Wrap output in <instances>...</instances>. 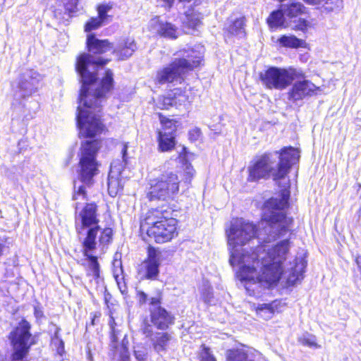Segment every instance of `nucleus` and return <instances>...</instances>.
Returning <instances> with one entry per match:
<instances>
[{
    "mask_svg": "<svg viewBox=\"0 0 361 361\" xmlns=\"http://www.w3.org/2000/svg\"><path fill=\"white\" fill-rule=\"evenodd\" d=\"M289 197L290 192L283 189L277 197L264 202L257 236L262 243L255 250L242 248L256 236L253 224L235 219L226 231L229 263L238 267L237 276L245 282V288L250 295L259 296L262 288L276 285L283 272V263L288 254L289 240L280 241L271 248L267 243L288 231L292 220L286 217L284 209L288 205Z\"/></svg>",
    "mask_w": 361,
    "mask_h": 361,
    "instance_id": "1",
    "label": "nucleus"
},
{
    "mask_svg": "<svg viewBox=\"0 0 361 361\" xmlns=\"http://www.w3.org/2000/svg\"><path fill=\"white\" fill-rule=\"evenodd\" d=\"M107 62L108 60L100 56L88 54H82L77 59L75 68L82 82L76 116L80 137H94L103 130L99 113L102 99L113 88V73L111 70L106 71L104 76L98 82L95 71L98 66Z\"/></svg>",
    "mask_w": 361,
    "mask_h": 361,
    "instance_id": "2",
    "label": "nucleus"
},
{
    "mask_svg": "<svg viewBox=\"0 0 361 361\" xmlns=\"http://www.w3.org/2000/svg\"><path fill=\"white\" fill-rule=\"evenodd\" d=\"M299 157L298 150L291 147L283 148L281 153L264 154L250 163L248 180L255 181L272 178L280 185V181L286 178L290 169L298 161Z\"/></svg>",
    "mask_w": 361,
    "mask_h": 361,
    "instance_id": "3",
    "label": "nucleus"
},
{
    "mask_svg": "<svg viewBox=\"0 0 361 361\" xmlns=\"http://www.w3.org/2000/svg\"><path fill=\"white\" fill-rule=\"evenodd\" d=\"M79 202L75 203V228L78 239L82 245L87 248L93 247L97 243V237L100 233L99 242L100 244H108L112 238V230L110 228L102 229L99 225L97 206L94 203L86 204L79 209Z\"/></svg>",
    "mask_w": 361,
    "mask_h": 361,
    "instance_id": "4",
    "label": "nucleus"
},
{
    "mask_svg": "<svg viewBox=\"0 0 361 361\" xmlns=\"http://www.w3.org/2000/svg\"><path fill=\"white\" fill-rule=\"evenodd\" d=\"M198 50L183 49L177 53L178 57L166 67L157 71L156 80L160 84L180 81L183 75L197 67L202 61V47H197Z\"/></svg>",
    "mask_w": 361,
    "mask_h": 361,
    "instance_id": "5",
    "label": "nucleus"
},
{
    "mask_svg": "<svg viewBox=\"0 0 361 361\" xmlns=\"http://www.w3.org/2000/svg\"><path fill=\"white\" fill-rule=\"evenodd\" d=\"M140 229L156 243H163L171 240L176 231V220L166 218L161 211L152 209L140 223Z\"/></svg>",
    "mask_w": 361,
    "mask_h": 361,
    "instance_id": "6",
    "label": "nucleus"
},
{
    "mask_svg": "<svg viewBox=\"0 0 361 361\" xmlns=\"http://www.w3.org/2000/svg\"><path fill=\"white\" fill-rule=\"evenodd\" d=\"M100 141L94 139L81 142L78 152V177L80 180L86 185L93 183V178L99 173V164L97 160V154L100 148Z\"/></svg>",
    "mask_w": 361,
    "mask_h": 361,
    "instance_id": "7",
    "label": "nucleus"
},
{
    "mask_svg": "<svg viewBox=\"0 0 361 361\" xmlns=\"http://www.w3.org/2000/svg\"><path fill=\"white\" fill-rule=\"evenodd\" d=\"M262 84L270 90H283L290 86L293 81L303 78V73L293 67L279 68L271 66L260 73Z\"/></svg>",
    "mask_w": 361,
    "mask_h": 361,
    "instance_id": "8",
    "label": "nucleus"
},
{
    "mask_svg": "<svg viewBox=\"0 0 361 361\" xmlns=\"http://www.w3.org/2000/svg\"><path fill=\"white\" fill-rule=\"evenodd\" d=\"M180 180L178 176L172 172L161 174L151 183L147 194L149 200L167 201L172 199L179 190Z\"/></svg>",
    "mask_w": 361,
    "mask_h": 361,
    "instance_id": "9",
    "label": "nucleus"
},
{
    "mask_svg": "<svg viewBox=\"0 0 361 361\" xmlns=\"http://www.w3.org/2000/svg\"><path fill=\"white\" fill-rule=\"evenodd\" d=\"M42 80V76L33 69L26 70L12 82V89L16 99L25 98L36 92Z\"/></svg>",
    "mask_w": 361,
    "mask_h": 361,
    "instance_id": "10",
    "label": "nucleus"
},
{
    "mask_svg": "<svg viewBox=\"0 0 361 361\" xmlns=\"http://www.w3.org/2000/svg\"><path fill=\"white\" fill-rule=\"evenodd\" d=\"M296 80L288 92V99L290 100H302L316 95L320 91L319 87L316 86L310 80L304 79V77Z\"/></svg>",
    "mask_w": 361,
    "mask_h": 361,
    "instance_id": "11",
    "label": "nucleus"
},
{
    "mask_svg": "<svg viewBox=\"0 0 361 361\" xmlns=\"http://www.w3.org/2000/svg\"><path fill=\"white\" fill-rule=\"evenodd\" d=\"M124 165L119 161L116 160L111 163L108 177V191L111 197H115L122 190L123 185L121 177Z\"/></svg>",
    "mask_w": 361,
    "mask_h": 361,
    "instance_id": "12",
    "label": "nucleus"
},
{
    "mask_svg": "<svg viewBox=\"0 0 361 361\" xmlns=\"http://www.w3.org/2000/svg\"><path fill=\"white\" fill-rule=\"evenodd\" d=\"M174 317L161 306L150 307V320L160 330H166L174 323Z\"/></svg>",
    "mask_w": 361,
    "mask_h": 361,
    "instance_id": "13",
    "label": "nucleus"
},
{
    "mask_svg": "<svg viewBox=\"0 0 361 361\" xmlns=\"http://www.w3.org/2000/svg\"><path fill=\"white\" fill-rule=\"evenodd\" d=\"M97 243H95L92 247L87 248L85 245H82L83 255L87 259V276L90 278V283L93 286L97 288V285L101 281L99 276V264L97 261V257L93 256L91 252L96 249Z\"/></svg>",
    "mask_w": 361,
    "mask_h": 361,
    "instance_id": "14",
    "label": "nucleus"
},
{
    "mask_svg": "<svg viewBox=\"0 0 361 361\" xmlns=\"http://www.w3.org/2000/svg\"><path fill=\"white\" fill-rule=\"evenodd\" d=\"M149 27L153 33L159 34L162 37L170 39L178 37L177 28L171 23L160 20L159 17L151 19Z\"/></svg>",
    "mask_w": 361,
    "mask_h": 361,
    "instance_id": "15",
    "label": "nucleus"
},
{
    "mask_svg": "<svg viewBox=\"0 0 361 361\" xmlns=\"http://www.w3.org/2000/svg\"><path fill=\"white\" fill-rule=\"evenodd\" d=\"M161 253L154 247H148V257L144 263L147 279H155L159 274Z\"/></svg>",
    "mask_w": 361,
    "mask_h": 361,
    "instance_id": "16",
    "label": "nucleus"
},
{
    "mask_svg": "<svg viewBox=\"0 0 361 361\" xmlns=\"http://www.w3.org/2000/svg\"><path fill=\"white\" fill-rule=\"evenodd\" d=\"M109 4H102L97 7L98 16L92 18L85 25V31L90 32L101 27L107 18V13L111 9Z\"/></svg>",
    "mask_w": 361,
    "mask_h": 361,
    "instance_id": "17",
    "label": "nucleus"
},
{
    "mask_svg": "<svg viewBox=\"0 0 361 361\" xmlns=\"http://www.w3.org/2000/svg\"><path fill=\"white\" fill-rule=\"evenodd\" d=\"M172 339V336L168 332L157 331L150 340L153 350L161 353L167 350L169 344Z\"/></svg>",
    "mask_w": 361,
    "mask_h": 361,
    "instance_id": "18",
    "label": "nucleus"
},
{
    "mask_svg": "<svg viewBox=\"0 0 361 361\" xmlns=\"http://www.w3.org/2000/svg\"><path fill=\"white\" fill-rule=\"evenodd\" d=\"M87 45L89 51L94 54H103L113 49V46L108 40H100L94 35L87 36Z\"/></svg>",
    "mask_w": 361,
    "mask_h": 361,
    "instance_id": "19",
    "label": "nucleus"
},
{
    "mask_svg": "<svg viewBox=\"0 0 361 361\" xmlns=\"http://www.w3.org/2000/svg\"><path fill=\"white\" fill-rule=\"evenodd\" d=\"M306 267V263L300 259H295L294 267L290 268V274L287 276V283L290 286L295 285L298 281L303 279V273Z\"/></svg>",
    "mask_w": 361,
    "mask_h": 361,
    "instance_id": "20",
    "label": "nucleus"
},
{
    "mask_svg": "<svg viewBox=\"0 0 361 361\" xmlns=\"http://www.w3.org/2000/svg\"><path fill=\"white\" fill-rule=\"evenodd\" d=\"M137 49L136 44L133 39H128L122 42L120 44L113 50V53L120 60H126L133 55Z\"/></svg>",
    "mask_w": 361,
    "mask_h": 361,
    "instance_id": "21",
    "label": "nucleus"
},
{
    "mask_svg": "<svg viewBox=\"0 0 361 361\" xmlns=\"http://www.w3.org/2000/svg\"><path fill=\"white\" fill-rule=\"evenodd\" d=\"M158 142L161 152H169L175 147V137L171 133L159 131Z\"/></svg>",
    "mask_w": 361,
    "mask_h": 361,
    "instance_id": "22",
    "label": "nucleus"
},
{
    "mask_svg": "<svg viewBox=\"0 0 361 361\" xmlns=\"http://www.w3.org/2000/svg\"><path fill=\"white\" fill-rule=\"evenodd\" d=\"M173 97V102L174 106L177 109L186 108L187 106L191 102L189 96L186 91H183L180 89H175L171 91Z\"/></svg>",
    "mask_w": 361,
    "mask_h": 361,
    "instance_id": "23",
    "label": "nucleus"
},
{
    "mask_svg": "<svg viewBox=\"0 0 361 361\" xmlns=\"http://www.w3.org/2000/svg\"><path fill=\"white\" fill-rule=\"evenodd\" d=\"M278 42L281 47L295 49L299 47H305L306 45L305 41L298 39L293 35H283L278 39Z\"/></svg>",
    "mask_w": 361,
    "mask_h": 361,
    "instance_id": "24",
    "label": "nucleus"
},
{
    "mask_svg": "<svg viewBox=\"0 0 361 361\" xmlns=\"http://www.w3.org/2000/svg\"><path fill=\"white\" fill-rule=\"evenodd\" d=\"M285 14L281 8L279 11H273L267 18V23L271 28L286 27Z\"/></svg>",
    "mask_w": 361,
    "mask_h": 361,
    "instance_id": "25",
    "label": "nucleus"
},
{
    "mask_svg": "<svg viewBox=\"0 0 361 361\" xmlns=\"http://www.w3.org/2000/svg\"><path fill=\"white\" fill-rule=\"evenodd\" d=\"M276 302L270 304H260L256 307V312L259 317L264 319L268 320L273 317L275 310L276 309Z\"/></svg>",
    "mask_w": 361,
    "mask_h": 361,
    "instance_id": "26",
    "label": "nucleus"
},
{
    "mask_svg": "<svg viewBox=\"0 0 361 361\" xmlns=\"http://www.w3.org/2000/svg\"><path fill=\"white\" fill-rule=\"evenodd\" d=\"M244 26V18H239L233 21H231L230 24L226 27V30L231 35L242 37L245 35Z\"/></svg>",
    "mask_w": 361,
    "mask_h": 361,
    "instance_id": "27",
    "label": "nucleus"
},
{
    "mask_svg": "<svg viewBox=\"0 0 361 361\" xmlns=\"http://www.w3.org/2000/svg\"><path fill=\"white\" fill-rule=\"evenodd\" d=\"M305 7L300 3H291L288 5L281 6V11L286 17L293 18L301 14Z\"/></svg>",
    "mask_w": 361,
    "mask_h": 361,
    "instance_id": "28",
    "label": "nucleus"
},
{
    "mask_svg": "<svg viewBox=\"0 0 361 361\" xmlns=\"http://www.w3.org/2000/svg\"><path fill=\"white\" fill-rule=\"evenodd\" d=\"M200 13H196L193 8H191L185 11L183 23L189 27L195 28L200 24Z\"/></svg>",
    "mask_w": 361,
    "mask_h": 361,
    "instance_id": "29",
    "label": "nucleus"
},
{
    "mask_svg": "<svg viewBox=\"0 0 361 361\" xmlns=\"http://www.w3.org/2000/svg\"><path fill=\"white\" fill-rule=\"evenodd\" d=\"M227 361H247V355L240 349L228 350L226 353Z\"/></svg>",
    "mask_w": 361,
    "mask_h": 361,
    "instance_id": "30",
    "label": "nucleus"
},
{
    "mask_svg": "<svg viewBox=\"0 0 361 361\" xmlns=\"http://www.w3.org/2000/svg\"><path fill=\"white\" fill-rule=\"evenodd\" d=\"M173 97L171 92L167 96L160 97L157 102V106L162 109H169L170 107L173 106Z\"/></svg>",
    "mask_w": 361,
    "mask_h": 361,
    "instance_id": "31",
    "label": "nucleus"
},
{
    "mask_svg": "<svg viewBox=\"0 0 361 361\" xmlns=\"http://www.w3.org/2000/svg\"><path fill=\"white\" fill-rule=\"evenodd\" d=\"M160 121L163 125L164 130V132L171 133L172 135H173V132H175L176 130L175 122L173 120L162 118L161 116H160Z\"/></svg>",
    "mask_w": 361,
    "mask_h": 361,
    "instance_id": "32",
    "label": "nucleus"
},
{
    "mask_svg": "<svg viewBox=\"0 0 361 361\" xmlns=\"http://www.w3.org/2000/svg\"><path fill=\"white\" fill-rule=\"evenodd\" d=\"M73 199L75 201H86L87 200L85 186L79 185L77 188L75 185V192Z\"/></svg>",
    "mask_w": 361,
    "mask_h": 361,
    "instance_id": "33",
    "label": "nucleus"
},
{
    "mask_svg": "<svg viewBox=\"0 0 361 361\" xmlns=\"http://www.w3.org/2000/svg\"><path fill=\"white\" fill-rule=\"evenodd\" d=\"M201 298L206 303H211L212 301L213 294L212 288L209 286L204 285L202 288Z\"/></svg>",
    "mask_w": 361,
    "mask_h": 361,
    "instance_id": "34",
    "label": "nucleus"
},
{
    "mask_svg": "<svg viewBox=\"0 0 361 361\" xmlns=\"http://www.w3.org/2000/svg\"><path fill=\"white\" fill-rule=\"evenodd\" d=\"M200 358V361H216L214 356L212 354L210 349L204 345H202Z\"/></svg>",
    "mask_w": 361,
    "mask_h": 361,
    "instance_id": "35",
    "label": "nucleus"
},
{
    "mask_svg": "<svg viewBox=\"0 0 361 361\" xmlns=\"http://www.w3.org/2000/svg\"><path fill=\"white\" fill-rule=\"evenodd\" d=\"M341 5V0H325L323 6L327 12H331L338 8Z\"/></svg>",
    "mask_w": 361,
    "mask_h": 361,
    "instance_id": "36",
    "label": "nucleus"
},
{
    "mask_svg": "<svg viewBox=\"0 0 361 361\" xmlns=\"http://www.w3.org/2000/svg\"><path fill=\"white\" fill-rule=\"evenodd\" d=\"M64 8L69 13H73L78 11V0H63Z\"/></svg>",
    "mask_w": 361,
    "mask_h": 361,
    "instance_id": "37",
    "label": "nucleus"
},
{
    "mask_svg": "<svg viewBox=\"0 0 361 361\" xmlns=\"http://www.w3.org/2000/svg\"><path fill=\"white\" fill-rule=\"evenodd\" d=\"M134 355L138 361H145L147 357V350L144 347L137 346L135 348Z\"/></svg>",
    "mask_w": 361,
    "mask_h": 361,
    "instance_id": "38",
    "label": "nucleus"
},
{
    "mask_svg": "<svg viewBox=\"0 0 361 361\" xmlns=\"http://www.w3.org/2000/svg\"><path fill=\"white\" fill-rule=\"evenodd\" d=\"M59 329L56 330L54 337L52 338V343L57 345V352L59 354L62 355L64 351L63 341L58 336Z\"/></svg>",
    "mask_w": 361,
    "mask_h": 361,
    "instance_id": "39",
    "label": "nucleus"
},
{
    "mask_svg": "<svg viewBox=\"0 0 361 361\" xmlns=\"http://www.w3.org/2000/svg\"><path fill=\"white\" fill-rule=\"evenodd\" d=\"M109 325L111 329V345L114 348H116V343L117 342V337H116V331L115 329L114 325L115 322L113 317H111L109 321Z\"/></svg>",
    "mask_w": 361,
    "mask_h": 361,
    "instance_id": "40",
    "label": "nucleus"
},
{
    "mask_svg": "<svg viewBox=\"0 0 361 361\" xmlns=\"http://www.w3.org/2000/svg\"><path fill=\"white\" fill-rule=\"evenodd\" d=\"M142 332L147 338H149V341L152 339V337L154 336L155 333L153 331L151 325L147 323L142 326Z\"/></svg>",
    "mask_w": 361,
    "mask_h": 361,
    "instance_id": "41",
    "label": "nucleus"
},
{
    "mask_svg": "<svg viewBox=\"0 0 361 361\" xmlns=\"http://www.w3.org/2000/svg\"><path fill=\"white\" fill-rule=\"evenodd\" d=\"M128 148V143H122L121 144V152L122 154V161H121V160H119V161L124 165V166L127 164L128 159V153H127Z\"/></svg>",
    "mask_w": 361,
    "mask_h": 361,
    "instance_id": "42",
    "label": "nucleus"
},
{
    "mask_svg": "<svg viewBox=\"0 0 361 361\" xmlns=\"http://www.w3.org/2000/svg\"><path fill=\"white\" fill-rule=\"evenodd\" d=\"M201 135V131L198 128H194L189 132L190 139L192 140H197Z\"/></svg>",
    "mask_w": 361,
    "mask_h": 361,
    "instance_id": "43",
    "label": "nucleus"
},
{
    "mask_svg": "<svg viewBox=\"0 0 361 361\" xmlns=\"http://www.w3.org/2000/svg\"><path fill=\"white\" fill-rule=\"evenodd\" d=\"M303 343L310 346V347H314V348H319V346L317 344L314 337H308L305 338L303 340Z\"/></svg>",
    "mask_w": 361,
    "mask_h": 361,
    "instance_id": "44",
    "label": "nucleus"
},
{
    "mask_svg": "<svg viewBox=\"0 0 361 361\" xmlns=\"http://www.w3.org/2000/svg\"><path fill=\"white\" fill-rule=\"evenodd\" d=\"M159 6L169 8L172 6L174 0H157Z\"/></svg>",
    "mask_w": 361,
    "mask_h": 361,
    "instance_id": "45",
    "label": "nucleus"
},
{
    "mask_svg": "<svg viewBox=\"0 0 361 361\" xmlns=\"http://www.w3.org/2000/svg\"><path fill=\"white\" fill-rule=\"evenodd\" d=\"M185 173L188 176V178H190L195 173V170L190 164H187L185 167Z\"/></svg>",
    "mask_w": 361,
    "mask_h": 361,
    "instance_id": "46",
    "label": "nucleus"
},
{
    "mask_svg": "<svg viewBox=\"0 0 361 361\" xmlns=\"http://www.w3.org/2000/svg\"><path fill=\"white\" fill-rule=\"evenodd\" d=\"M34 314L37 319H40L43 317V311L39 306H35L34 308Z\"/></svg>",
    "mask_w": 361,
    "mask_h": 361,
    "instance_id": "47",
    "label": "nucleus"
},
{
    "mask_svg": "<svg viewBox=\"0 0 361 361\" xmlns=\"http://www.w3.org/2000/svg\"><path fill=\"white\" fill-rule=\"evenodd\" d=\"M139 300L141 303H145L147 301V295L142 291H139L138 293Z\"/></svg>",
    "mask_w": 361,
    "mask_h": 361,
    "instance_id": "48",
    "label": "nucleus"
},
{
    "mask_svg": "<svg viewBox=\"0 0 361 361\" xmlns=\"http://www.w3.org/2000/svg\"><path fill=\"white\" fill-rule=\"evenodd\" d=\"M114 276H115L116 281L117 282V284L120 290L123 293L126 291L125 286H123V287L121 286V283L120 281L119 276L118 275H115ZM121 279H123V278H121Z\"/></svg>",
    "mask_w": 361,
    "mask_h": 361,
    "instance_id": "49",
    "label": "nucleus"
},
{
    "mask_svg": "<svg viewBox=\"0 0 361 361\" xmlns=\"http://www.w3.org/2000/svg\"><path fill=\"white\" fill-rule=\"evenodd\" d=\"M123 353H122V361H128L129 355L126 347L123 346Z\"/></svg>",
    "mask_w": 361,
    "mask_h": 361,
    "instance_id": "50",
    "label": "nucleus"
},
{
    "mask_svg": "<svg viewBox=\"0 0 361 361\" xmlns=\"http://www.w3.org/2000/svg\"><path fill=\"white\" fill-rule=\"evenodd\" d=\"M307 4L311 5H318L324 2L325 0H304Z\"/></svg>",
    "mask_w": 361,
    "mask_h": 361,
    "instance_id": "51",
    "label": "nucleus"
},
{
    "mask_svg": "<svg viewBox=\"0 0 361 361\" xmlns=\"http://www.w3.org/2000/svg\"><path fill=\"white\" fill-rule=\"evenodd\" d=\"M159 300L157 298H152L150 300V304L152 305V307L159 306Z\"/></svg>",
    "mask_w": 361,
    "mask_h": 361,
    "instance_id": "52",
    "label": "nucleus"
},
{
    "mask_svg": "<svg viewBox=\"0 0 361 361\" xmlns=\"http://www.w3.org/2000/svg\"><path fill=\"white\" fill-rule=\"evenodd\" d=\"M355 262L361 271V256H357L355 258Z\"/></svg>",
    "mask_w": 361,
    "mask_h": 361,
    "instance_id": "53",
    "label": "nucleus"
},
{
    "mask_svg": "<svg viewBox=\"0 0 361 361\" xmlns=\"http://www.w3.org/2000/svg\"><path fill=\"white\" fill-rule=\"evenodd\" d=\"M306 26H307V25H306V24H305V20H303V21L300 23V26L298 27V29L302 30H304L305 28H306Z\"/></svg>",
    "mask_w": 361,
    "mask_h": 361,
    "instance_id": "54",
    "label": "nucleus"
},
{
    "mask_svg": "<svg viewBox=\"0 0 361 361\" xmlns=\"http://www.w3.org/2000/svg\"><path fill=\"white\" fill-rule=\"evenodd\" d=\"M180 1H190V0H180Z\"/></svg>",
    "mask_w": 361,
    "mask_h": 361,
    "instance_id": "55",
    "label": "nucleus"
}]
</instances>
